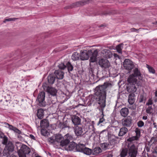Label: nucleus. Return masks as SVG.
<instances>
[{"label": "nucleus", "mask_w": 157, "mask_h": 157, "mask_svg": "<svg viewBox=\"0 0 157 157\" xmlns=\"http://www.w3.org/2000/svg\"><path fill=\"white\" fill-rule=\"evenodd\" d=\"M24 144H22L20 142H16V147L17 149V151L18 150L21 149V147L23 145H24Z\"/></svg>", "instance_id": "nucleus-42"}, {"label": "nucleus", "mask_w": 157, "mask_h": 157, "mask_svg": "<svg viewBox=\"0 0 157 157\" xmlns=\"http://www.w3.org/2000/svg\"><path fill=\"white\" fill-rule=\"evenodd\" d=\"M121 124L123 126L125 127H131L132 124V119L130 116L127 117L122 120Z\"/></svg>", "instance_id": "nucleus-11"}, {"label": "nucleus", "mask_w": 157, "mask_h": 157, "mask_svg": "<svg viewBox=\"0 0 157 157\" xmlns=\"http://www.w3.org/2000/svg\"><path fill=\"white\" fill-rule=\"evenodd\" d=\"M128 154L130 157H136L138 153V147L134 144L128 146Z\"/></svg>", "instance_id": "nucleus-7"}, {"label": "nucleus", "mask_w": 157, "mask_h": 157, "mask_svg": "<svg viewBox=\"0 0 157 157\" xmlns=\"http://www.w3.org/2000/svg\"><path fill=\"white\" fill-rule=\"evenodd\" d=\"M102 55L106 59L110 58L113 56V54L111 51L108 49H104L101 51Z\"/></svg>", "instance_id": "nucleus-13"}, {"label": "nucleus", "mask_w": 157, "mask_h": 157, "mask_svg": "<svg viewBox=\"0 0 157 157\" xmlns=\"http://www.w3.org/2000/svg\"><path fill=\"white\" fill-rule=\"evenodd\" d=\"M58 127L61 129H64L67 128H70V127L67 125V124L65 122H60L58 126Z\"/></svg>", "instance_id": "nucleus-29"}, {"label": "nucleus", "mask_w": 157, "mask_h": 157, "mask_svg": "<svg viewBox=\"0 0 157 157\" xmlns=\"http://www.w3.org/2000/svg\"><path fill=\"white\" fill-rule=\"evenodd\" d=\"M55 137L56 141L59 144L64 139V137H63L61 134H56Z\"/></svg>", "instance_id": "nucleus-33"}, {"label": "nucleus", "mask_w": 157, "mask_h": 157, "mask_svg": "<svg viewBox=\"0 0 157 157\" xmlns=\"http://www.w3.org/2000/svg\"><path fill=\"white\" fill-rule=\"evenodd\" d=\"M155 95L157 96V89L155 90Z\"/></svg>", "instance_id": "nucleus-63"}, {"label": "nucleus", "mask_w": 157, "mask_h": 157, "mask_svg": "<svg viewBox=\"0 0 157 157\" xmlns=\"http://www.w3.org/2000/svg\"><path fill=\"white\" fill-rule=\"evenodd\" d=\"M113 55L114 57L115 58H116V57L119 58V56L118 55H117V54L114 53H113Z\"/></svg>", "instance_id": "nucleus-60"}, {"label": "nucleus", "mask_w": 157, "mask_h": 157, "mask_svg": "<svg viewBox=\"0 0 157 157\" xmlns=\"http://www.w3.org/2000/svg\"><path fill=\"white\" fill-rule=\"evenodd\" d=\"M47 79L48 82L50 84H53L55 80L56 77L53 74L49 75Z\"/></svg>", "instance_id": "nucleus-26"}, {"label": "nucleus", "mask_w": 157, "mask_h": 157, "mask_svg": "<svg viewBox=\"0 0 157 157\" xmlns=\"http://www.w3.org/2000/svg\"><path fill=\"white\" fill-rule=\"evenodd\" d=\"M148 107L146 109V112L147 113L151 114L152 112V108L151 106L148 105Z\"/></svg>", "instance_id": "nucleus-48"}, {"label": "nucleus", "mask_w": 157, "mask_h": 157, "mask_svg": "<svg viewBox=\"0 0 157 157\" xmlns=\"http://www.w3.org/2000/svg\"><path fill=\"white\" fill-rule=\"evenodd\" d=\"M96 97L95 95V97L94 96H92L91 98H90L89 100H88L87 105L88 106H90L93 103L94 101V99H96Z\"/></svg>", "instance_id": "nucleus-37"}, {"label": "nucleus", "mask_w": 157, "mask_h": 157, "mask_svg": "<svg viewBox=\"0 0 157 157\" xmlns=\"http://www.w3.org/2000/svg\"><path fill=\"white\" fill-rule=\"evenodd\" d=\"M29 137L31 139H33L34 140H36L35 137L32 134H30L29 135Z\"/></svg>", "instance_id": "nucleus-56"}, {"label": "nucleus", "mask_w": 157, "mask_h": 157, "mask_svg": "<svg viewBox=\"0 0 157 157\" xmlns=\"http://www.w3.org/2000/svg\"><path fill=\"white\" fill-rule=\"evenodd\" d=\"M128 83L126 84V90L129 93L134 94L137 90V88L142 86L141 81H136L131 79H127Z\"/></svg>", "instance_id": "nucleus-2"}, {"label": "nucleus", "mask_w": 157, "mask_h": 157, "mask_svg": "<svg viewBox=\"0 0 157 157\" xmlns=\"http://www.w3.org/2000/svg\"><path fill=\"white\" fill-rule=\"evenodd\" d=\"M76 146L77 143H76L73 141L70 142L68 147H66V150L76 151L75 148L76 147Z\"/></svg>", "instance_id": "nucleus-18"}, {"label": "nucleus", "mask_w": 157, "mask_h": 157, "mask_svg": "<svg viewBox=\"0 0 157 157\" xmlns=\"http://www.w3.org/2000/svg\"><path fill=\"white\" fill-rule=\"evenodd\" d=\"M124 44H121L117 46L116 47V49L119 53L121 54L122 53V50L123 48V46Z\"/></svg>", "instance_id": "nucleus-39"}, {"label": "nucleus", "mask_w": 157, "mask_h": 157, "mask_svg": "<svg viewBox=\"0 0 157 157\" xmlns=\"http://www.w3.org/2000/svg\"><path fill=\"white\" fill-rule=\"evenodd\" d=\"M91 150L88 148L84 147L82 152L86 155H90L91 154Z\"/></svg>", "instance_id": "nucleus-36"}, {"label": "nucleus", "mask_w": 157, "mask_h": 157, "mask_svg": "<svg viewBox=\"0 0 157 157\" xmlns=\"http://www.w3.org/2000/svg\"><path fill=\"white\" fill-rule=\"evenodd\" d=\"M135 97L134 94H130L128 95V101L130 104L132 105L134 103L135 101Z\"/></svg>", "instance_id": "nucleus-23"}, {"label": "nucleus", "mask_w": 157, "mask_h": 157, "mask_svg": "<svg viewBox=\"0 0 157 157\" xmlns=\"http://www.w3.org/2000/svg\"><path fill=\"white\" fill-rule=\"evenodd\" d=\"M104 116H102V117L99 120L98 123V125L101 123H103L104 121H105V119L104 118Z\"/></svg>", "instance_id": "nucleus-53"}, {"label": "nucleus", "mask_w": 157, "mask_h": 157, "mask_svg": "<svg viewBox=\"0 0 157 157\" xmlns=\"http://www.w3.org/2000/svg\"><path fill=\"white\" fill-rule=\"evenodd\" d=\"M135 131L136 133V136H137L138 139H139L140 136V129L137 128L135 129Z\"/></svg>", "instance_id": "nucleus-41"}, {"label": "nucleus", "mask_w": 157, "mask_h": 157, "mask_svg": "<svg viewBox=\"0 0 157 157\" xmlns=\"http://www.w3.org/2000/svg\"><path fill=\"white\" fill-rule=\"evenodd\" d=\"M98 51L96 49L94 50L93 52H92L91 51V53L90 54V56H92L95 57L97 58V57L98 55Z\"/></svg>", "instance_id": "nucleus-47"}, {"label": "nucleus", "mask_w": 157, "mask_h": 157, "mask_svg": "<svg viewBox=\"0 0 157 157\" xmlns=\"http://www.w3.org/2000/svg\"><path fill=\"white\" fill-rule=\"evenodd\" d=\"M4 98L5 99V102L4 103V105H8V104H10L11 101V98L9 95L8 94L7 95V96H5Z\"/></svg>", "instance_id": "nucleus-38"}, {"label": "nucleus", "mask_w": 157, "mask_h": 157, "mask_svg": "<svg viewBox=\"0 0 157 157\" xmlns=\"http://www.w3.org/2000/svg\"><path fill=\"white\" fill-rule=\"evenodd\" d=\"M104 26V25H99V27H103Z\"/></svg>", "instance_id": "nucleus-64"}, {"label": "nucleus", "mask_w": 157, "mask_h": 157, "mask_svg": "<svg viewBox=\"0 0 157 157\" xmlns=\"http://www.w3.org/2000/svg\"><path fill=\"white\" fill-rule=\"evenodd\" d=\"M154 101L155 102H157V96L155 95L154 97Z\"/></svg>", "instance_id": "nucleus-58"}, {"label": "nucleus", "mask_w": 157, "mask_h": 157, "mask_svg": "<svg viewBox=\"0 0 157 157\" xmlns=\"http://www.w3.org/2000/svg\"><path fill=\"white\" fill-rule=\"evenodd\" d=\"M71 120L75 125L78 126L81 124V119L78 116L73 115L71 117Z\"/></svg>", "instance_id": "nucleus-14"}, {"label": "nucleus", "mask_w": 157, "mask_h": 157, "mask_svg": "<svg viewBox=\"0 0 157 157\" xmlns=\"http://www.w3.org/2000/svg\"><path fill=\"white\" fill-rule=\"evenodd\" d=\"M119 138L118 137H115V136H111L109 137V140L111 144H113L117 143L116 139Z\"/></svg>", "instance_id": "nucleus-30"}, {"label": "nucleus", "mask_w": 157, "mask_h": 157, "mask_svg": "<svg viewBox=\"0 0 157 157\" xmlns=\"http://www.w3.org/2000/svg\"><path fill=\"white\" fill-rule=\"evenodd\" d=\"M137 124L139 127H141L144 125V123L142 121H140L137 122Z\"/></svg>", "instance_id": "nucleus-49"}, {"label": "nucleus", "mask_w": 157, "mask_h": 157, "mask_svg": "<svg viewBox=\"0 0 157 157\" xmlns=\"http://www.w3.org/2000/svg\"><path fill=\"white\" fill-rule=\"evenodd\" d=\"M147 100L146 95L144 94H141L138 97V101L139 103L145 104Z\"/></svg>", "instance_id": "nucleus-22"}, {"label": "nucleus", "mask_w": 157, "mask_h": 157, "mask_svg": "<svg viewBox=\"0 0 157 157\" xmlns=\"http://www.w3.org/2000/svg\"><path fill=\"white\" fill-rule=\"evenodd\" d=\"M59 69L61 70H64L66 68V65L63 63H61L58 65Z\"/></svg>", "instance_id": "nucleus-45"}, {"label": "nucleus", "mask_w": 157, "mask_h": 157, "mask_svg": "<svg viewBox=\"0 0 157 157\" xmlns=\"http://www.w3.org/2000/svg\"><path fill=\"white\" fill-rule=\"evenodd\" d=\"M91 53V50H90L87 51L86 50H84L82 52L80 55V59L82 60H87L90 56V54Z\"/></svg>", "instance_id": "nucleus-12"}, {"label": "nucleus", "mask_w": 157, "mask_h": 157, "mask_svg": "<svg viewBox=\"0 0 157 157\" xmlns=\"http://www.w3.org/2000/svg\"><path fill=\"white\" fill-rule=\"evenodd\" d=\"M4 124L6 127L8 128L10 130L13 131L15 133L18 134H20L21 133V132L16 127L6 122Z\"/></svg>", "instance_id": "nucleus-19"}, {"label": "nucleus", "mask_w": 157, "mask_h": 157, "mask_svg": "<svg viewBox=\"0 0 157 157\" xmlns=\"http://www.w3.org/2000/svg\"><path fill=\"white\" fill-rule=\"evenodd\" d=\"M80 57V54L77 52H74L72 56V59L74 61L78 60Z\"/></svg>", "instance_id": "nucleus-34"}, {"label": "nucleus", "mask_w": 157, "mask_h": 157, "mask_svg": "<svg viewBox=\"0 0 157 157\" xmlns=\"http://www.w3.org/2000/svg\"><path fill=\"white\" fill-rule=\"evenodd\" d=\"M17 18H9L8 19H5L3 21V22L5 23L6 21H14L15 20L17 19Z\"/></svg>", "instance_id": "nucleus-50"}, {"label": "nucleus", "mask_w": 157, "mask_h": 157, "mask_svg": "<svg viewBox=\"0 0 157 157\" xmlns=\"http://www.w3.org/2000/svg\"><path fill=\"white\" fill-rule=\"evenodd\" d=\"M140 29V28L139 29H137L134 28H132L130 29V30L131 32H134L137 31V32L138 33V32L137 31Z\"/></svg>", "instance_id": "nucleus-55"}, {"label": "nucleus", "mask_w": 157, "mask_h": 157, "mask_svg": "<svg viewBox=\"0 0 157 157\" xmlns=\"http://www.w3.org/2000/svg\"><path fill=\"white\" fill-rule=\"evenodd\" d=\"M45 98V92L41 91L39 93L36 101L38 103V105L41 107H44L46 105V102L44 101Z\"/></svg>", "instance_id": "nucleus-9"}, {"label": "nucleus", "mask_w": 157, "mask_h": 157, "mask_svg": "<svg viewBox=\"0 0 157 157\" xmlns=\"http://www.w3.org/2000/svg\"><path fill=\"white\" fill-rule=\"evenodd\" d=\"M140 70L138 68L135 67L132 71V74L130 75L128 79L136 81H141L142 79V76Z\"/></svg>", "instance_id": "nucleus-3"}, {"label": "nucleus", "mask_w": 157, "mask_h": 157, "mask_svg": "<svg viewBox=\"0 0 157 157\" xmlns=\"http://www.w3.org/2000/svg\"><path fill=\"white\" fill-rule=\"evenodd\" d=\"M10 157H17V156L15 155H11Z\"/></svg>", "instance_id": "nucleus-62"}, {"label": "nucleus", "mask_w": 157, "mask_h": 157, "mask_svg": "<svg viewBox=\"0 0 157 157\" xmlns=\"http://www.w3.org/2000/svg\"><path fill=\"white\" fill-rule=\"evenodd\" d=\"M138 137L137 136H133L130 137H129L127 140V141L128 142H132L134 140H138Z\"/></svg>", "instance_id": "nucleus-40"}, {"label": "nucleus", "mask_w": 157, "mask_h": 157, "mask_svg": "<svg viewBox=\"0 0 157 157\" xmlns=\"http://www.w3.org/2000/svg\"><path fill=\"white\" fill-rule=\"evenodd\" d=\"M120 112L122 116L125 117L128 115L129 113V110L126 107L123 108L121 109Z\"/></svg>", "instance_id": "nucleus-25"}, {"label": "nucleus", "mask_w": 157, "mask_h": 157, "mask_svg": "<svg viewBox=\"0 0 157 157\" xmlns=\"http://www.w3.org/2000/svg\"><path fill=\"white\" fill-rule=\"evenodd\" d=\"M7 142L5 144H2L5 146L3 151L4 154L8 156L14 151V146L12 142L9 140L8 139Z\"/></svg>", "instance_id": "nucleus-4"}, {"label": "nucleus", "mask_w": 157, "mask_h": 157, "mask_svg": "<svg viewBox=\"0 0 157 157\" xmlns=\"http://www.w3.org/2000/svg\"><path fill=\"white\" fill-rule=\"evenodd\" d=\"M40 125L41 127L43 128L41 130V133H42L43 131H44V129L47 128L49 127V122L48 120L43 119L41 121Z\"/></svg>", "instance_id": "nucleus-16"}, {"label": "nucleus", "mask_w": 157, "mask_h": 157, "mask_svg": "<svg viewBox=\"0 0 157 157\" xmlns=\"http://www.w3.org/2000/svg\"><path fill=\"white\" fill-rule=\"evenodd\" d=\"M99 64L103 70L105 71L108 70L110 67V63L107 59H101L99 60Z\"/></svg>", "instance_id": "nucleus-8"}, {"label": "nucleus", "mask_w": 157, "mask_h": 157, "mask_svg": "<svg viewBox=\"0 0 157 157\" xmlns=\"http://www.w3.org/2000/svg\"><path fill=\"white\" fill-rule=\"evenodd\" d=\"M30 151V148L25 144L17 151L19 157H26V155L29 154Z\"/></svg>", "instance_id": "nucleus-5"}, {"label": "nucleus", "mask_w": 157, "mask_h": 157, "mask_svg": "<svg viewBox=\"0 0 157 157\" xmlns=\"http://www.w3.org/2000/svg\"><path fill=\"white\" fill-rule=\"evenodd\" d=\"M56 78L57 79H62L64 77V73L60 70H56L54 72Z\"/></svg>", "instance_id": "nucleus-21"}, {"label": "nucleus", "mask_w": 157, "mask_h": 157, "mask_svg": "<svg viewBox=\"0 0 157 157\" xmlns=\"http://www.w3.org/2000/svg\"><path fill=\"white\" fill-rule=\"evenodd\" d=\"M84 147L85 145L83 144H77L76 147L75 148L76 151L82 152Z\"/></svg>", "instance_id": "nucleus-31"}, {"label": "nucleus", "mask_w": 157, "mask_h": 157, "mask_svg": "<svg viewBox=\"0 0 157 157\" xmlns=\"http://www.w3.org/2000/svg\"><path fill=\"white\" fill-rule=\"evenodd\" d=\"M72 136L71 135L67 134L64 136V139L62 140L59 144L62 147H63L66 150V147H68L70 141L72 140Z\"/></svg>", "instance_id": "nucleus-6"}, {"label": "nucleus", "mask_w": 157, "mask_h": 157, "mask_svg": "<svg viewBox=\"0 0 157 157\" xmlns=\"http://www.w3.org/2000/svg\"><path fill=\"white\" fill-rule=\"evenodd\" d=\"M97 58L95 57L91 56L90 58V62H94L96 61Z\"/></svg>", "instance_id": "nucleus-51"}, {"label": "nucleus", "mask_w": 157, "mask_h": 157, "mask_svg": "<svg viewBox=\"0 0 157 157\" xmlns=\"http://www.w3.org/2000/svg\"><path fill=\"white\" fill-rule=\"evenodd\" d=\"M149 71L150 72H151L153 74L155 73V70L152 67H150L148 68Z\"/></svg>", "instance_id": "nucleus-54"}, {"label": "nucleus", "mask_w": 157, "mask_h": 157, "mask_svg": "<svg viewBox=\"0 0 157 157\" xmlns=\"http://www.w3.org/2000/svg\"><path fill=\"white\" fill-rule=\"evenodd\" d=\"M153 104L152 100L151 98L149 99L147 102L146 105H151Z\"/></svg>", "instance_id": "nucleus-52"}, {"label": "nucleus", "mask_w": 157, "mask_h": 157, "mask_svg": "<svg viewBox=\"0 0 157 157\" xmlns=\"http://www.w3.org/2000/svg\"><path fill=\"white\" fill-rule=\"evenodd\" d=\"M89 0H83L74 3L72 4L71 7H79L83 6L88 3Z\"/></svg>", "instance_id": "nucleus-17"}, {"label": "nucleus", "mask_w": 157, "mask_h": 157, "mask_svg": "<svg viewBox=\"0 0 157 157\" xmlns=\"http://www.w3.org/2000/svg\"><path fill=\"white\" fill-rule=\"evenodd\" d=\"M123 65L124 68L128 70L129 72H130L131 70L134 67L133 62L128 59H125L124 60Z\"/></svg>", "instance_id": "nucleus-10"}, {"label": "nucleus", "mask_w": 157, "mask_h": 157, "mask_svg": "<svg viewBox=\"0 0 157 157\" xmlns=\"http://www.w3.org/2000/svg\"><path fill=\"white\" fill-rule=\"evenodd\" d=\"M74 131L76 136H80L82 135V127L77 126L75 127Z\"/></svg>", "instance_id": "nucleus-15"}, {"label": "nucleus", "mask_w": 157, "mask_h": 157, "mask_svg": "<svg viewBox=\"0 0 157 157\" xmlns=\"http://www.w3.org/2000/svg\"><path fill=\"white\" fill-rule=\"evenodd\" d=\"M47 91L48 93L53 96H56L57 92V90L56 89L49 86L47 87Z\"/></svg>", "instance_id": "nucleus-20"}, {"label": "nucleus", "mask_w": 157, "mask_h": 157, "mask_svg": "<svg viewBox=\"0 0 157 157\" xmlns=\"http://www.w3.org/2000/svg\"><path fill=\"white\" fill-rule=\"evenodd\" d=\"M109 146V144L107 143H104L101 144V147L102 149H106L108 148Z\"/></svg>", "instance_id": "nucleus-46"}, {"label": "nucleus", "mask_w": 157, "mask_h": 157, "mask_svg": "<svg viewBox=\"0 0 157 157\" xmlns=\"http://www.w3.org/2000/svg\"><path fill=\"white\" fill-rule=\"evenodd\" d=\"M49 142L50 144H55L56 142L55 137L52 136L48 139Z\"/></svg>", "instance_id": "nucleus-43"}, {"label": "nucleus", "mask_w": 157, "mask_h": 157, "mask_svg": "<svg viewBox=\"0 0 157 157\" xmlns=\"http://www.w3.org/2000/svg\"><path fill=\"white\" fill-rule=\"evenodd\" d=\"M94 154H98L101 151V148L99 147H95L94 149Z\"/></svg>", "instance_id": "nucleus-44"}, {"label": "nucleus", "mask_w": 157, "mask_h": 157, "mask_svg": "<svg viewBox=\"0 0 157 157\" xmlns=\"http://www.w3.org/2000/svg\"><path fill=\"white\" fill-rule=\"evenodd\" d=\"M44 112V110L42 109H40L38 110L36 115L38 119H41L43 118Z\"/></svg>", "instance_id": "nucleus-27"}, {"label": "nucleus", "mask_w": 157, "mask_h": 157, "mask_svg": "<svg viewBox=\"0 0 157 157\" xmlns=\"http://www.w3.org/2000/svg\"><path fill=\"white\" fill-rule=\"evenodd\" d=\"M145 150H146L147 152L149 151L150 148L147 146H145Z\"/></svg>", "instance_id": "nucleus-57"}, {"label": "nucleus", "mask_w": 157, "mask_h": 157, "mask_svg": "<svg viewBox=\"0 0 157 157\" xmlns=\"http://www.w3.org/2000/svg\"><path fill=\"white\" fill-rule=\"evenodd\" d=\"M66 68H67L68 72L70 73V72L73 70L74 67L70 62H68L66 63Z\"/></svg>", "instance_id": "nucleus-35"}, {"label": "nucleus", "mask_w": 157, "mask_h": 157, "mask_svg": "<svg viewBox=\"0 0 157 157\" xmlns=\"http://www.w3.org/2000/svg\"><path fill=\"white\" fill-rule=\"evenodd\" d=\"M0 138L2 139V144H5L7 142L8 138L3 133L0 132Z\"/></svg>", "instance_id": "nucleus-32"}, {"label": "nucleus", "mask_w": 157, "mask_h": 157, "mask_svg": "<svg viewBox=\"0 0 157 157\" xmlns=\"http://www.w3.org/2000/svg\"><path fill=\"white\" fill-rule=\"evenodd\" d=\"M142 119L144 120H146L147 119V117L146 116H144L143 117Z\"/></svg>", "instance_id": "nucleus-61"}, {"label": "nucleus", "mask_w": 157, "mask_h": 157, "mask_svg": "<svg viewBox=\"0 0 157 157\" xmlns=\"http://www.w3.org/2000/svg\"><path fill=\"white\" fill-rule=\"evenodd\" d=\"M32 157H41V156H39L37 154H35L34 155H33Z\"/></svg>", "instance_id": "nucleus-59"}, {"label": "nucleus", "mask_w": 157, "mask_h": 157, "mask_svg": "<svg viewBox=\"0 0 157 157\" xmlns=\"http://www.w3.org/2000/svg\"><path fill=\"white\" fill-rule=\"evenodd\" d=\"M128 154V148H123L121 149L120 155L121 157H125Z\"/></svg>", "instance_id": "nucleus-28"}, {"label": "nucleus", "mask_w": 157, "mask_h": 157, "mask_svg": "<svg viewBox=\"0 0 157 157\" xmlns=\"http://www.w3.org/2000/svg\"><path fill=\"white\" fill-rule=\"evenodd\" d=\"M112 84L109 82H104L101 85L97 86L95 88L94 94L96 97V101L100 106L99 111L101 112L102 116H104V109L106 106V99L107 94V89L111 87Z\"/></svg>", "instance_id": "nucleus-1"}, {"label": "nucleus", "mask_w": 157, "mask_h": 157, "mask_svg": "<svg viewBox=\"0 0 157 157\" xmlns=\"http://www.w3.org/2000/svg\"><path fill=\"white\" fill-rule=\"evenodd\" d=\"M128 132V129L127 128L123 126L120 129L118 133V136H122L125 135Z\"/></svg>", "instance_id": "nucleus-24"}]
</instances>
